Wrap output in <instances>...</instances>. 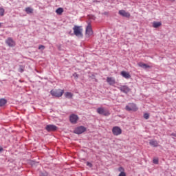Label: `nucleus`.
I'll return each instance as SVG.
<instances>
[{
  "label": "nucleus",
  "mask_w": 176,
  "mask_h": 176,
  "mask_svg": "<svg viewBox=\"0 0 176 176\" xmlns=\"http://www.w3.org/2000/svg\"><path fill=\"white\" fill-rule=\"evenodd\" d=\"M73 31L76 36H78V38H83V28H82V26L74 25Z\"/></svg>",
  "instance_id": "f257e3e1"
},
{
  "label": "nucleus",
  "mask_w": 176,
  "mask_h": 176,
  "mask_svg": "<svg viewBox=\"0 0 176 176\" xmlns=\"http://www.w3.org/2000/svg\"><path fill=\"white\" fill-rule=\"evenodd\" d=\"M51 94L54 97H62L63 94H64V90L63 89H54L51 91Z\"/></svg>",
  "instance_id": "f03ea898"
},
{
  "label": "nucleus",
  "mask_w": 176,
  "mask_h": 176,
  "mask_svg": "<svg viewBox=\"0 0 176 176\" xmlns=\"http://www.w3.org/2000/svg\"><path fill=\"white\" fill-rule=\"evenodd\" d=\"M93 35V29L91 28V24L89 23L86 28L85 36L87 38H90Z\"/></svg>",
  "instance_id": "7ed1b4c3"
},
{
  "label": "nucleus",
  "mask_w": 176,
  "mask_h": 176,
  "mask_svg": "<svg viewBox=\"0 0 176 176\" xmlns=\"http://www.w3.org/2000/svg\"><path fill=\"white\" fill-rule=\"evenodd\" d=\"M125 109L129 111H133L135 112L136 111H138V107H137V105L134 103H129L126 106Z\"/></svg>",
  "instance_id": "20e7f679"
},
{
  "label": "nucleus",
  "mask_w": 176,
  "mask_h": 176,
  "mask_svg": "<svg viewBox=\"0 0 176 176\" xmlns=\"http://www.w3.org/2000/svg\"><path fill=\"white\" fill-rule=\"evenodd\" d=\"M97 113H99V115H104V116H109V115H111V113H109V111L105 110L102 107L98 108Z\"/></svg>",
  "instance_id": "39448f33"
},
{
  "label": "nucleus",
  "mask_w": 176,
  "mask_h": 176,
  "mask_svg": "<svg viewBox=\"0 0 176 176\" xmlns=\"http://www.w3.org/2000/svg\"><path fill=\"white\" fill-rule=\"evenodd\" d=\"M112 133L113 135H120V134H122V129L119 126H113Z\"/></svg>",
  "instance_id": "423d86ee"
},
{
  "label": "nucleus",
  "mask_w": 176,
  "mask_h": 176,
  "mask_svg": "<svg viewBox=\"0 0 176 176\" xmlns=\"http://www.w3.org/2000/svg\"><path fill=\"white\" fill-rule=\"evenodd\" d=\"M86 131V128L83 126L77 127L74 130L75 134H82V133H85Z\"/></svg>",
  "instance_id": "0eeeda50"
},
{
  "label": "nucleus",
  "mask_w": 176,
  "mask_h": 176,
  "mask_svg": "<svg viewBox=\"0 0 176 176\" xmlns=\"http://www.w3.org/2000/svg\"><path fill=\"white\" fill-rule=\"evenodd\" d=\"M118 89L122 93H125V94H127V93L130 92V89L127 85H121L118 87Z\"/></svg>",
  "instance_id": "6e6552de"
},
{
  "label": "nucleus",
  "mask_w": 176,
  "mask_h": 176,
  "mask_svg": "<svg viewBox=\"0 0 176 176\" xmlns=\"http://www.w3.org/2000/svg\"><path fill=\"white\" fill-rule=\"evenodd\" d=\"M79 120V117L77 115L72 114L69 117V120L71 123L75 124Z\"/></svg>",
  "instance_id": "1a4fd4ad"
},
{
  "label": "nucleus",
  "mask_w": 176,
  "mask_h": 176,
  "mask_svg": "<svg viewBox=\"0 0 176 176\" xmlns=\"http://www.w3.org/2000/svg\"><path fill=\"white\" fill-rule=\"evenodd\" d=\"M118 13L120 16H122V17H126L128 19L130 17V12H127L126 10H120Z\"/></svg>",
  "instance_id": "9d476101"
},
{
  "label": "nucleus",
  "mask_w": 176,
  "mask_h": 176,
  "mask_svg": "<svg viewBox=\"0 0 176 176\" xmlns=\"http://www.w3.org/2000/svg\"><path fill=\"white\" fill-rule=\"evenodd\" d=\"M6 43L8 46H10V47H13V46H14L16 45V43H14V41H13V39L12 38H7V40L6 41Z\"/></svg>",
  "instance_id": "9b49d317"
},
{
  "label": "nucleus",
  "mask_w": 176,
  "mask_h": 176,
  "mask_svg": "<svg viewBox=\"0 0 176 176\" xmlns=\"http://www.w3.org/2000/svg\"><path fill=\"white\" fill-rule=\"evenodd\" d=\"M45 130H47V131H56V130H57V127L56 125H47Z\"/></svg>",
  "instance_id": "f8f14e48"
},
{
  "label": "nucleus",
  "mask_w": 176,
  "mask_h": 176,
  "mask_svg": "<svg viewBox=\"0 0 176 176\" xmlns=\"http://www.w3.org/2000/svg\"><path fill=\"white\" fill-rule=\"evenodd\" d=\"M120 75H122V76L125 79H130V78H131V75H130V73L125 71L121 72Z\"/></svg>",
  "instance_id": "ddd939ff"
},
{
  "label": "nucleus",
  "mask_w": 176,
  "mask_h": 176,
  "mask_svg": "<svg viewBox=\"0 0 176 176\" xmlns=\"http://www.w3.org/2000/svg\"><path fill=\"white\" fill-rule=\"evenodd\" d=\"M107 83H109V85H110V86H113V85H115V83H116V81L112 77H107Z\"/></svg>",
  "instance_id": "4468645a"
},
{
  "label": "nucleus",
  "mask_w": 176,
  "mask_h": 176,
  "mask_svg": "<svg viewBox=\"0 0 176 176\" xmlns=\"http://www.w3.org/2000/svg\"><path fill=\"white\" fill-rule=\"evenodd\" d=\"M149 144L151 146H153L154 148H157V146H159V142H157V140H151L149 141Z\"/></svg>",
  "instance_id": "2eb2a0df"
},
{
  "label": "nucleus",
  "mask_w": 176,
  "mask_h": 176,
  "mask_svg": "<svg viewBox=\"0 0 176 176\" xmlns=\"http://www.w3.org/2000/svg\"><path fill=\"white\" fill-rule=\"evenodd\" d=\"M138 65L141 68H144L146 69V68H151V66L148 65L147 64H145L142 62H140L138 63Z\"/></svg>",
  "instance_id": "dca6fc26"
},
{
  "label": "nucleus",
  "mask_w": 176,
  "mask_h": 176,
  "mask_svg": "<svg viewBox=\"0 0 176 176\" xmlns=\"http://www.w3.org/2000/svg\"><path fill=\"white\" fill-rule=\"evenodd\" d=\"M161 26H162V22L154 21L153 23V28H159V27H161Z\"/></svg>",
  "instance_id": "f3484780"
},
{
  "label": "nucleus",
  "mask_w": 176,
  "mask_h": 176,
  "mask_svg": "<svg viewBox=\"0 0 176 176\" xmlns=\"http://www.w3.org/2000/svg\"><path fill=\"white\" fill-rule=\"evenodd\" d=\"M63 12H64V9L63 8H59L56 10V13L59 14V16H61V14H63Z\"/></svg>",
  "instance_id": "a211bd4d"
},
{
  "label": "nucleus",
  "mask_w": 176,
  "mask_h": 176,
  "mask_svg": "<svg viewBox=\"0 0 176 176\" xmlns=\"http://www.w3.org/2000/svg\"><path fill=\"white\" fill-rule=\"evenodd\" d=\"M25 10L28 14L34 13V9L31 8L30 7L26 8Z\"/></svg>",
  "instance_id": "6ab92c4d"
},
{
  "label": "nucleus",
  "mask_w": 176,
  "mask_h": 176,
  "mask_svg": "<svg viewBox=\"0 0 176 176\" xmlns=\"http://www.w3.org/2000/svg\"><path fill=\"white\" fill-rule=\"evenodd\" d=\"M65 97L66 98H72V97H74V94L71 92H66L65 94Z\"/></svg>",
  "instance_id": "aec40b11"
},
{
  "label": "nucleus",
  "mask_w": 176,
  "mask_h": 176,
  "mask_svg": "<svg viewBox=\"0 0 176 176\" xmlns=\"http://www.w3.org/2000/svg\"><path fill=\"white\" fill-rule=\"evenodd\" d=\"M7 102V100L6 99L1 98L0 99V107H3V105H6Z\"/></svg>",
  "instance_id": "412c9836"
},
{
  "label": "nucleus",
  "mask_w": 176,
  "mask_h": 176,
  "mask_svg": "<svg viewBox=\"0 0 176 176\" xmlns=\"http://www.w3.org/2000/svg\"><path fill=\"white\" fill-rule=\"evenodd\" d=\"M25 68V67H24L23 65H20L19 68V72H21V73L24 72Z\"/></svg>",
  "instance_id": "4be33fe9"
},
{
  "label": "nucleus",
  "mask_w": 176,
  "mask_h": 176,
  "mask_svg": "<svg viewBox=\"0 0 176 176\" xmlns=\"http://www.w3.org/2000/svg\"><path fill=\"white\" fill-rule=\"evenodd\" d=\"M5 15V9L0 8V16H3Z\"/></svg>",
  "instance_id": "5701e85b"
},
{
  "label": "nucleus",
  "mask_w": 176,
  "mask_h": 176,
  "mask_svg": "<svg viewBox=\"0 0 176 176\" xmlns=\"http://www.w3.org/2000/svg\"><path fill=\"white\" fill-rule=\"evenodd\" d=\"M153 162L154 163V164H159V159L154 158Z\"/></svg>",
  "instance_id": "b1692460"
},
{
  "label": "nucleus",
  "mask_w": 176,
  "mask_h": 176,
  "mask_svg": "<svg viewBox=\"0 0 176 176\" xmlns=\"http://www.w3.org/2000/svg\"><path fill=\"white\" fill-rule=\"evenodd\" d=\"M144 119H146V120H148V119H149V114L148 113H144Z\"/></svg>",
  "instance_id": "393cba45"
},
{
  "label": "nucleus",
  "mask_w": 176,
  "mask_h": 176,
  "mask_svg": "<svg viewBox=\"0 0 176 176\" xmlns=\"http://www.w3.org/2000/svg\"><path fill=\"white\" fill-rule=\"evenodd\" d=\"M118 171L120 173H124V168L123 167L118 168Z\"/></svg>",
  "instance_id": "a878e982"
},
{
  "label": "nucleus",
  "mask_w": 176,
  "mask_h": 176,
  "mask_svg": "<svg viewBox=\"0 0 176 176\" xmlns=\"http://www.w3.org/2000/svg\"><path fill=\"white\" fill-rule=\"evenodd\" d=\"M38 50H45V45H39Z\"/></svg>",
  "instance_id": "bb28decb"
},
{
  "label": "nucleus",
  "mask_w": 176,
  "mask_h": 176,
  "mask_svg": "<svg viewBox=\"0 0 176 176\" xmlns=\"http://www.w3.org/2000/svg\"><path fill=\"white\" fill-rule=\"evenodd\" d=\"M73 76H74V78H76V79H78V78H79V75H78V74H76V73H74V74H73Z\"/></svg>",
  "instance_id": "cd10ccee"
},
{
  "label": "nucleus",
  "mask_w": 176,
  "mask_h": 176,
  "mask_svg": "<svg viewBox=\"0 0 176 176\" xmlns=\"http://www.w3.org/2000/svg\"><path fill=\"white\" fill-rule=\"evenodd\" d=\"M118 176H126V173L124 172L120 173Z\"/></svg>",
  "instance_id": "c85d7f7f"
},
{
  "label": "nucleus",
  "mask_w": 176,
  "mask_h": 176,
  "mask_svg": "<svg viewBox=\"0 0 176 176\" xmlns=\"http://www.w3.org/2000/svg\"><path fill=\"white\" fill-rule=\"evenodd\" d=\"M87 166H89V167H92L93 165L90 162H87Z\"/></svg>",
  "instance_id": "c756f323"
},
{
  "label": "nucleus",
  "mask_w": 176,
  "mask_h": 176,
  "mask_svg": "<svg viewBox=\"0 0 176 176\" xmlns=\"http://www.w3.org/2000/svg\"><path fill=\"white\" fill-rule=\"evenodd\" d=\"M2 151H3V148L0 146V152H2Z\"/></svg>",
  "instance_id": "7c9ffc66"
},
{
  "label": "nucleus",
  "mask_w": 176,
  "mask_h": 176,
  "mask_svg": "<svg viewBox=\"0 0 176 176\" xmlns=\"http://www.w3.org/2000/svg\"><path fill=\"white\" fill-rule=\"evenodd\" d=\"M172 135H173V137H176V134L175 133H172Z\"/></svg>",
  "instance_id": "2f4dec72"
},
{
  "label": "nucleus",
  "mask_w": 176,
  "mask_h": 176,
  "mask_svg": "<svg viewBox=\"0 0 176 176\" xmlns=\"http://www.w3.org/2000/svg\"><path fill=\"white\" fill-rule=\"evenodd\" d=\"M168 1H170V2H174V1L175 0H168Z\"/></svg>",
  "instance_id": "473e14b6"
},
{
  "label": "nucleus",
  "mask_w": 176,
  "mask_h": 176,
  "mask_svg": "<svg viewBox=\"0 0 176 176\" xmlns=\"http://www.w3.org/2000/svg\"><path fill=\"white\" fill-rule=\"evenodd\" d=\"M2 27V23H0V28Z\"/></svg>",
  "instance_id": "72a5a7b5"
}]
</instances>
